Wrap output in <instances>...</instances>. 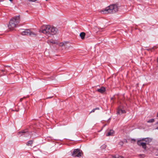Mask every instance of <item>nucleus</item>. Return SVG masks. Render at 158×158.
Instances as JSON below:
<instances>
[{"mask_svg": "<svg viewBox=\"0 0 158 158\" xmlns=\"http://www.w3.org/2000/svg\"><path fill=\"white\" fill-rule=\"evenodd\" d=\"M82 153L81 151L77 149H75L73 152L72 155L74 157H80L81 156V154Z\"/></svg>", "mask_w": 158, "mask_h": 158, "instance_id": "39448f33", "label": "nucleus"}, {"mask_svg": "<svg viewBox=\"0 0 158 158\" xmlns=\"http://www.w3.org/2000/svg\"><path fill=\"white\" fill-rule=\"evenodd\" d=\"M97 91L101 93H103L105 91V88L104 87H102L100 89H98Z\"/></svg>", "mask_w": 158, "mask_h": 158, "instance_id": "9d476101", "label": "nucleus"}, {"mask_svg": "<svg viewBox=\"0 0 158 158\" xmlns=\"http://www.w3.org/2000/svg\"><path fill=\"white\" fill-rule=\"evenodd\" d=\"M85 34L84 32H82L80 33V36L82 40H83L85 38Z\"/></svg>", "mask_w": 158, "mask_h": 158, "instance_id": "9b49d317", "label": "nucleus"}, {"mask_svg": "<svg viewBox=\"0 0 158 158\" xmlns=\"http://www.w3.org/2000/svg\"><path fill=\"white\" fill-rule=\"evenodd\" d=\"M143 141L142 139L138 140L137 142V144L139 146H142L143 148L145 149L146 148V143Z\"/></svg>", "mask_w": 158, "mask_h": 158, "instance_id": "423d86ee", "label": "nucleus"}, {"mask_svg": "<svg viewBox=\"0 0 158 158\" xmlns=\"http://www.w3.org/2000/svg\"><path fill=\"white\" fill-rule=\"evenodd\" d=\"M21 34L22 35H27L31 36H34L36 35L37 33L31 31L30 30L27 29L22 32L21 33Z\"/></svg>", "mask_w": 158, "mask_h": 158, "instance_id": "20e7f679", "label": "nucleus"}, {"mask_svg": "<svg viewBox=\"0 0 158 158\" xmlns=\"http://www.w3.org/2000/svg\"><path fill=\"white\" fill-rule=\"evenodd\" d=\"M52 97H48L47 98H51Z\"/></svg>", "mask_w": 158, "mask_h": 158, "instance_id": "393cba45", "label": "nucleus"}, {"mask_svg": "<svg viewBox=\"0 0 158 158\" xmlns=\"http://www.w3.org/2000/svg\"><path fill=\"white\" fill-rule=\"evenodd\" d=\"M142 140L143 141H145V143H146V144H148L151 141L150 139L148 138L143 139Z\"/></svg>", "mask_w": 158, "mask_h": 158, "instance_id": "f8f14e48", "label": "nucleus"}, {"mask_svg": "<svg viewBox=\"0 0 158 158\" xmlns=\"http://www.w3.org/2000/svg\"><path fill=\"white\" fill-rule=\"evenodd\" d=\"M49 42L50 43H51L52 44H56V42L53 40H51L49 41Z\"/></svg>", "mask_w": 158, "mask_h": 158, "instance_id": "dca6fc26", "label": "nucleus"}, {"mask_svg": "<svg viewBox=\"0 0 158 158\" xmlns=\"http://www.w3.org/2000/svg\"><path fill=\"white\" fill-rule=\"evenodd\" d=\"M139 156H141L143 158L145 157V155L144 154H140L139 155Z\"/></svg>", "mask_w": 158, "mask_h": 158, "instance_id": "aec40b11", "label": "nucleus"}, {"mask_svg": "<svg viewBox=\"0 0 158 158\" xmlns=\"http://www.w3.org/2000/svg\"><path fill=\"white\" fill-rule=\"evenodd\" d=\"M19 133L23 134V135H25L26 136H27L30 134V133L28 132L27 130H25L20 131Z\"/></svg>", "mask_w": 158, "mask_h": 158, "instance_id": "6e6552de", "label": "nucleus"}, {"mask_svg": "<svg viewBox=\"0 0 158 158\" xmlns=\"http://www.w3.org/2000/svg\"><path fill=\"white\" fill-rule=\"evenodd\" d=\"M118 6L117 4H112L107 7L105 9L100 10V12L102 14H113L118 10Z\"/></svg>", "mask_w": 158, "mask_h": 158, "instance_id": "f03ea898", "label": "nucleus"}, {"mask_svg": "<svg viewBox=\"0 0 158 158\" xmlns=\"http://www.w3.org/2000/svg\"><path fill=\"white\" fill-rule=\"evenodd\" d=\"M99 110V107H96L94 109L91 111L90 112V113L94 112L96 110Z\"/></svg>", "mask_w": 158, "mask_h": 158, "instance_id": "2eb2a0df", "label": "nucleus"}, {"mask_svg": "<svg viewBox=\"0 0 158 158\" xmlns=\"http://www.w3.org/2000/svg\"><path fill=\"white\" fill-rule=\"evenodd\" d=\"M23 99V98H21L20 99V102H22Z\"/></svg>", "mask_w": 158, "mask_h": 158, "instance_id": "4be33fe9", "label": "nucleus"}, {"mask_svg": "<svg viewBox=\"0 0 158 158\" xmlns=\"http://www.w3.org/2000/svg\"><path fill=\"white\" fill-rule=\"evenodd\" d=\"M113 158H123V157L121 156H119L118 155H115L114 156H112Z\"/></svg>", "mask_w": 158, "mask_h": 158, "instance_id": "4468645a", "label": "nucleus"}, {"mask_svg": "<svg viewBox=\"0 0 158 158\" xmlns=\"http://www.w3.org/2000/svg\"><path fill=\"white\" fill-rule=\"evenodd\" d=\"M57 31V29L56 28L49 25L43 26L40 30V32L48 36L56 34Z\"/></svg>", "mask_w": 158, "mask_h": 158, "instance_id": "f257e3e1", "label": "nucleus"}, {"mask_svg": "<svg viewBox=\"0 0 158 158\" xmlns=\"http://www.w3.org/2000/svg\"><path fill=\"white\" fill-rule=\"evenodd\" d=\"M9 23H10V22H9Z\"/></svg>", "mask_w": 158, "mask_h": 158, "instance_id": "c756f323", "label": "nucleus"}, {"mask_svg": "<svg viewBox=\"0 0 158 158\" xmlns=\"http://www.w3.org/2000/svg\"><path fill=\"white\" fill-rule=\"evenodd\" d=\"M157 129H158V127H157Z\"/></svg>", "mask_w": 158, "mask_h": 158, "instance_id": "c85d7f7f", "label": "nucleus"}, {"mask_svg": "<svg viewBox=\"0 0 158 158\" xmlns=\"http://www.w3.org/2000/svg\"><path fill=\"white\" fill-rule=\"evenodd\" d=\"M26 98L25 97H23V99H24L25 98Z\"/></svg>", "mask_w": 158, "mask_h": 158, "instance_id": "a878e982", "label": "nucleus"}, {"mask_svg": "<svg viewBox=\"0 0 158 158\" xmlns=\"http://www.w3.org/2000/svg\"><path fill=\"white\" fill-rule=\"evenodd\" d=\"M154 121V120L153 119H150L148 121H147L148 123H153Z\"/></svg>", "mask_w": 158, "mask_h": 158, "instance_id": "f3484780", "label": "nucleus"}, {"mask_svg": "<svg viewBox=\"0 0 158 158\" xmlns=\"http://www.w3.org/2000/svg\"><path fill=\"white\" fill-rule=\"evenodd\" d=\"M33 142V140H31L29 141L26 144L28 146H31V145L32 144Z\"/></svg>", "mask_w": 158, "mask_h": 158, "instance_id": "ddd939ff", "label": "nucleus"}, {"mask_svg": "<svg viewBox=\"0 0 158 158\" xmlns=\"http://www.w3.org/2000/svg\"><path fill=\"white\" fill-rule=\"evenodd\" d=\"M9 1H10V0H9Z\"/></svg>", "mask_w": 158, "mask_h": 158, "instance_id": "7c9ffc66", "label": "nucleus"}, {"mask_svg": "<svg viewBox=\"0 0 158 158\" xmlns=\"http://www.w3.org/2000/svg\"><path fill=\"white\" fill-rule=\"evenodd\" d=\"M4 0H0V2H2V1H3Z\"/></svg>", "mask_w": 158, "mask_h": 158, "instance_id": "b1692460", "label": "nucleus"}, {"mask_svg": "<svg viewBox=\"0 0 158 158\" xmlns=\"http://www.w3.org/2000/svg\"><path fill=\"white\" fill-rule=\"evenodd\" d=\"M123 142L122 141H120L119 143V144L121 146H122L123 144Z\"/></svg>", "mask_w": 158, "mask_h": 158, "instance_id": "a211bd4d", "label": "nucleus"}, {"mask_svg": "<svg viewBox=\"0 0 158 158\" xmlns=\"http://www.w3.org/2000/svg\"><path fill=\"white\" fill-rule=\"evenodd\" d=\"M13 1V0H10V2H12Z\"/></svg>", "mask_w": 158, "mask_h": 158, "instance_id": "cd10ccee", "label": "nucleus"}, {"mask_svg": "<svg viewBox=\"0 0 158 158\" xmlns=\"http://www.w3.org/2000/svg\"><path fill=\"white\" fill-rule=\"evenodd\" d=\"M114 134V131L112 130H110L106 133V136H112Z\"/></svg>", "mask_w": 158, "mask_h": 158, "instance_id": "0eeeda50", "label": "nucleus"}, {"mask_svg": "<svg viewBox=\"0 0 158 158\" xmlns=\"http://www.w3.org/2000/svg\"><path fill=\"white\" fill-rule=\"evenodd\" d=\"M155 48H157L156 46H154L153 48H152L151 49V51H152V49H154Z\"/></svg>", "mask_w": 158, "mask_h": 158, "instance_id": "412c9836", "label": "nucleus"}, {"mask_svg": "<svg viewBox=\"0 0 158 158\" xmlns=\"http://www.w3.org/2000/svg\"><path fill=\"white\" fill-rule=\"evenodd\" d=\"M157 117H158V113L157 114Z\"/></svg>", "mask_w": 158, "mask_h": 158, "instance_id": "bb28decb", "label": "nucleus"}, {"mask_svg": "<svg viewBox=\"0 0 158 158\" xmlns=\"http://www.w3.org/2000/svg\"><path fill=\"white\" fill-rule=\"evenodd\" d=\"M125 113V111L124 110H122L121 107H119L117 110V114H121Z\"/></svg>", "mask_w": 158, "mask_h": 158, "instance_id": "1a4fd4ad", "label": "nucleus"}, {"mask_svg": "<svg viewBox=\"0 0 158 158\" xmlns=\"http://www.w3.org/2000/svg\"><path fill=\"white\" fill-rule=\"evenodd\" d=\"M64 45V43H61L60 44V46H63Z\"/></svg>", "mask_w": 158, "mask_h": 158, "instance_id": "6ab92c4d", "label": "nucleus"}, {"mask_svg": "<svg viewBox=\"0 0 158 158\" xmlns=\"http://www.w3.org/2000/svg\"><path fill=\"white\" fill-rule=\"evenodd\" d=\"M131 140L133 141H135V139H131Z\"/></svg>", "mask_w": 158, "mask_h": 158, "instance_id": "5701e85b", "label": "nucleus"}, {"mask_svg": "<svg viewBox=\"0 0 158 158\" xmlns=\"http://www.w3.org/2000/svg\"><path fill=\"white\" fill-rule=\"evenodd\" d=\"M20 18L19 16H15L10 19V31L13 30L19 22Z\"/></svg>", "mask_w": 158, "mask_h": 158, "instance_id": "7ed1b4c3", "label": "nucleus"}]
</instances>
